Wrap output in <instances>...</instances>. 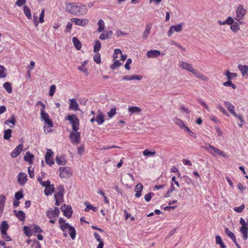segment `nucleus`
I'll use <instances>...</instances> for the list:
<instances>
[{
    "mask_svg": "<svg viewBox=\"0 0 248 248\" xmlns=\"http://www.w3.org/2000/svg\"><path fill=\"white\" fill-rule=\"evenodd\" d=\"M65 10L75 16H83L88 12L85 5L80 3H68L65 5Z\"/></svg>",
    "mask_w": 248,
    "mask_h": 248,
    "instance_id": "f257e3e1",
    "label": "nucleus"
},
{
    "mask_svg": "<svg viewBox=\"0 0 248 248\" xmlns=\"http://www.w3.org/2000/svg\"><path fill=\"white\" fill-rule=\"evenodd\" d=\"M179 66L180 68L186 70L192 73L194 76L202 80L206 81L208 80V78L206 76L199 72L198 70L195 69L193 67L192 65L190 63L181 61L179 62Z\"/></svg>",
    "mask_w": 248,
    "mask_h": 248,
    "instance_id": "f03ea898",
    "label": "nucleus"
},
{
    "mask_svg": "<svg viewBox=\"0 0 248 248\" xmlns=\"http://www.w3.org/2000/svg\"><path fill=\"white\" fill-rule=\"evenodd\" d=\"M247 14V10L244 6L242 4H239L235 10V16L234 19L239 22V23L242 24V21L244 16Z\"/></svg>",
    "mask_w": 248,
    "mask_h": 248,
    "instance_id": "7ed1b4c3",
    "label": "nucleus"
},
{
    "mask_svg": "<svg viewBox=\"0 0 248 248\" xmlns=\"http://www.w3.org/2000/svg\"><path fill=\"white\" fill-rule=\"evenodd\" d=\"M240 224L241 225L239 228V232L242 235V238L244 240L248 239V219L246 221L243 218H240Z\"/></svg>",
    "mask_w": 248,
    "mask_h": 248,
    "instance_id": "20e7f679",
    "label": "nucleus"
},
{
    "mask_svg": "<svg viewBox=\"0 0 248 248\" xmlns=\"http://www.w3.org/2000/svg\"><path fill=\"white\" fill-rule=\"evenodd\" d=\"M65 120L69 121L73 131H78L79 127V120L76 114L68 115Z\"/></svg>",
    "mask_w": 248,
    "mask_h": 248,
    "instance_id": "39448f33",
    "label": "nucleus"
},
{
    "mask_svg": "<svg viewBox=\"0 0 248 248\" xmlns=\"http://www.w3.org/2000/svg\"><path fill=\"white\" fill-rule=\"evenodd\" d=\"M59 171V176L62 178H68L72 175V171L68 167H60Z\"/></svg>",
    "mask_w": 248,
    "mask_h": 248,
    "instance_id": "423d86ee",
    "label": "nucleus"
},
{
    "mask_svg": "<svg viewBox=\"0 0 248 248\" xmlns=\"http://www.w3.org/2000/svg\"><path fill=\"white\" fill-rule=\"evenodd\" d=\"M69 138L72 143L78 144L80 141V134L78 131L71 132Z\"/></svg>",
    "mask_w": 248,
    "mask_h": 248,
    "instance_id": "0eeeda50",
    "label": "nucleus"
},
{
    "mask_svg": "<svg viewBox=\"0 0 248 248\" xmlns=\"http://www.w3.org/2000/svg\"><path fill=\"white\" fill-rule=\"evenodd\" d=\"M60 211L58 207H55L54 210L49 209L46 212V216L49 218H56L59 215Z\"/></svg>",
    "mask_w": 248,
    "mask_h": 248,
    "instance_id": "6e6552de",
    "label": "nucleus"
},
{
    "mask_svg": "<svg viewBox=\"0 0 248 248\" xmlns=\"http://www.w3.org/2000/svg\"><path fill=\"white\" fill-rule=\"evenodd\" d=\"M183 30V24L180 23L176 25H171L169 30L168 35L169 37L171 36L174 32H179Z\"/></svg>",
    "mask_w": 248,
    "mask_h": 248,
    "instance_id": "1a4fd4ad",
    "label": "nucleus"
},
{
    "mask_svg": "<svg viewBox=\"0 0 248 248\" xmlns=\"http://www.w3.org/2000/svg\"><path fill=\"white\" fill-rule=\"evenodd\" d=\"M41 118L42 120L47 124L49 127L53 126V124L51 120L49 118V116L46 112H42L40 113Z\"/></svg>",
    "mask_w": 248,
    "mask_h": 248,
    "instance_id": "9d476101",
    "label": "nucleus"
},
{
    "mask_svg": "<svg viewBox=\"0 0 248 248\" xmlns=\"http://www.w3.org/2000/svg\"><path fill=\"white\" fill-rule=\"evenodd\" d=\"M61 210L63 213V215L66 217L69 218L71 217L72 214V210L70 206L63 204L61 208Z\"/></svg>",
    "mask_w": 248,
    "mask_h": 248,
    "instance_id": "9b49d317",
    "label": "nucleus"
},
{
    "mask_svg": "<svg viewBox=\"0 0 248 248\" xmlns=\"http://www.w3.org/2000/svg\"><path fill=\"white\" fill-rule=\"evenodd\" d=\"M113 57V60L121 58L120 61H122V62H124L126 59V55H123L122 51L118 48L115 49Z\"/></svg>",
    "mask_w": 248,
    "mask_h": 248,
    "instance_id": "f8f14e48",
    "label": "nucleus"
},
{
    "mask_svg": "<svg viewBox=\"0 0 248 248\" xmlns=\"http://www.w3.org/2000/svg\"><path fill=\"white\" fill-rule=\"evenodd\" d=\"M71 20L74 22L76 25L80 26H85L89 23V19L87 18L79 19L77 18H72Z\"/></svg>",
    "mask_w": 248,
    "mask_h": 248,
    "instance_id": "ddd939ff",
    "label": "nucleus"
},
{
    "mask_svg": "<svg viewBox=\"0 0 248 248\" xmlns=\"http://www.w3.org/2000/svg\"><path fill=\"white\" fill-rule=\"evenodd\" d=\"M64 194V188L62 186H59L57 188V191L54 194L55 199H58L62 201Z\"/></svg>",
    "mask_w": 248,
    "mask_h": 248,
    "instance_id": "4468645a",
    "label": "nucleus"
},
{
    "mask_svg": "<svg viewBox=\"0 0 248 248\" xmlns=\"http://www.w3.org/2000/svg\"><path fill=\"white\" fill-rule=\"evenodd\" d=\"M162 55V56L164 55V53H161L160 51L156 49L151 50L150 51H148L146 53V56L148 58H157L159 55Z\"/></svg>",
    "mask_w": 248,
    "mask_h": 248,
    "instance_id": "2eb2a0df",
    "label": "nucleus"
},
{
    "mask_svg": "<svg viewBox=\"0 0 248 248\" xmlns=\"http://www.w3.org/2000/svg\"><path fill=\"white\" fill-rule=\"evenodd\" d=\"M68 102L69 109L74 111L79 110V105L75 98L69 99Z\"/></svg>",
    "mask_w": 248,
    "mask_h": 248,
    "instance_id": "dca6fc26",
    "label": "nucleus"
},
{
    "mask_svg": "<svg viewBox=\"0 0 248 248\" xmlns=\"http://www.w3.org/2000/svg\"><path fill=\"white\" fill-rule=\"evenodd\" d=\"M27 175L24 172H19L17 176L18 183L20 185H24L27 181Z\"/></svg>",
    "mask_w": 248,
    "mask_h": 248,
    "instance_id": "f3484780",
    "label": "nucleus"
},
{
    "mask_svg": "<svg viewBox=\"0 0 248 248\" xmlns=\"http://www.w3.org/2000/svg\"><path fill=\"white\" fill-rule=\"evenodd\" d=\"M96 114L95 121L98 125H100L105 122V116L100 110H97Z\"/></svg>",
    "mask_w": 248,
    "mask_h": 248,
    "instance_id": "a211bd4d",
    "label": "nucleus"
},
{
    "mask_svg": "<svg viewBox=\"0 0 248 248\" xmlns=\"http://www.w3.org/2000/svg\"><path fill=\"white\" fill-rule=\"evenodd\" d=\"M152 28V24L151 22H148L146 24L145 29L142 34V38L146 39L149 36L151 29Z\"/></svg>",
    "mask_w": 248,
    "mask_h": 248,
    "instance_id": "6ab92c4d",
    "label": "nucleus"
},
{
    "mask_svg": "<svg viewBox=\"0 0 248 248\" xmlns=\"http://www.w3.org/2000/svg\"><path fill=\"white\" fill-rule=\"evenodd\" d=\"M128 113L131 115L133 114L140 113L142 109L140 108L137 106H129L127 109Z\"/></svg>",
    "mask_w": 248,
    "mask_h": 248,
    "instance_id": "aec40b11",
    "label": "nucleus"
},
{
    "mask_svg": "<svg viewBox=\"0 0 248 248\" xmlns=\"http://www.w3.org/2000/svg\"><path fill=\"white\" fill-rule=\"evenodd\" d=\"M59 223L60 224V227L62 231H65L66 229H68L71 226L65 222V220L63 218H60L59 219Z\"/></svg>",
    "mask_w": 248,
    "mask_h": 248,
    "instance_id": "412c9836",
    "label": "nucleus"
},
{
    "mask_svg": "<svg viewBox=\"0 0 248 248\" xmlns=\"http://www.w3.org/2000/svg\"><path fill=\"white\" fill-rule=\"evenodd\" d=\"M173 121L175 124L179 126L180 128L183 129L184 131L186 128L187 127L184 124V122L180 119L175 117L173 119Z\"/></svg>",
    "mask_w": 248,
    "mask_h": 248,
    "instance_id": "4be33fe9",
    "label": "nucleus"
},
{
    "mask_svg": "<svg viewBox=\"0 0 248 248\" xmlns=\"http://www.w3.org/2000/svg\"><path fill=\"white\" fill-rule=\"evenodd\" d=\"M224 104L225 107L227 108L229 112L232 114L233 116H235V107L230 102L228 101H225Z\"/></svg>",
    "mask_w": 248,
    "mask_h": 248,
    "instance_id": "5701e85b",
    "label": "nucleus"
},
{
    "mask_svg": "<svg viewBox=\"0 0 248 248\" xmlns=\"http://www.w3.org/2000/svg\"><path fill=\"white\" fill-rule=\"evenodd\" d=\"M142 78V76L140 75H132L130 76H125L123 77V80H140Z\"/></svg>",
    "mask_w": 248,
    "mask_h": 248,
    "instance_id": "b1692460",
    "label": "nucleus"
},
{
    "mask_svg": "<svg viewBox=\"0 0 248 248\" xmlns=\"http://www.w3.org/2000/svg\"><path fill=\"white\" fill-rule=\"evenodd\" d=\"M238 68L241 72L243 76H248V66L247 65H238Z\"/></svg>",
    "mask_w": 248,
    "mask_h": 248,
    "instance_id": "393cba45",
    "label": "nucleus"
},
{
    "mask_svg": "<svg viewBox=\"0 0 248 248\" xmlns=\"http://www.w3.org/2000/svg\"><path fill=\"white\" fill-rule=\"evenodd\" d=\"M5 201V196L3 195H0V217L1 216L3 211Z\"/></svg>",
    "mask_w": 248,
    "mask_h": 248,
    "instance_id": "a878e982",
    "label": "nucleus"
},
{
    "mask_svg": "<svg viewBox=\"0 0 248 248\" xmlns=\"http://www.w3.org/2000/svg\"><path fill=\"white\" fill-rule=\"evenodd\" d=\"M56 162L59 165H64L67 161L64 156H56Z\"/></svg>",
    "mask_w": 248,
    "mask_h": 248,
    "instance_id": "bb28decb",
    "label": "nucleus"
},
{
    "mask_svg": "<svg viewBox=\"0 0 248 248\" xmlns=\"http://www.w3.org/2000/svg\"><path fill=\"white\" fill-rule=\"evenodd\" d=\"M54 186L53 185L46 186L44 190L45 195L46 196L51 195L54 191Z\"/></svg>",
    "mask_w": 248,
    "mask_h": 248,
    "instance_id": "cd10ccee",
    "label": "nucleus"
},
{
    "mask_svg": "<svg viewBox=\"0 0 248 248\" xmlns=\"http://www.w3.org/2000/svg\"><path fill=\"white\" fill-rule=\"evenodd\" d=\"M23 145L22 143L19 144L16 148L12 151L11 155H19L21 152L23 150Z\"/></svg>",
    "mask_w": 248,
    "mask_h": 248,
    "instance_id": "c85d7f7f",
    "label": "nucleus"
},
{
    "mask_svg": "<svg viewBox=\"0 0 248 248\" xmlns=\"http://www.w3.org/2000/svg\"><path fill=\"white\" fill-rule=\"evenodd\" d=\"M112 31H108L104 33H102L99 36V39L104 40L109 38L112 35Z\"/></svg>",
    "mask_w": 248,
    "mask_h": 248,
    "instance_id": "c756f323",
    "label": "nucleus"
},
{
    "mask_svg": "<svg viewBox=\"0 0 248 248\" xmlns=\"http://www.w3.org/2000/svg\"><path fill=\"white\" fill-rule=\"evenodd\" d=\"M23 12L28 19H31V11L29 7L26 5H25L23 7Z\"/></svg>",
    "mask_w": 248,
    "mask_h": 248,
    "instance_id": "7c9ffc66",
    "label": "nucleus"
},
{
    "mask_svg": "<svg viewBox=\"0 0 248 248\" xmlns=\"http://www.w3.org/2000/svg\"><path fill=\"white\" fill-rule=\"evenodd\" d=\"M239 22H235L231 26L230 29L234 33H237L240 30Z\"/></svg>",
    "mask_w": 248,
    "mask_h": 248,
    "instance_id": "2f4dec72",
    "label": "nucleus"
},
{
    "mask_svg": "<svg viewBox=\"0 0 248 248\" xmlns=\"http://www.w3.org/2000/svg\"><path fill=\"white\" fill-rule=\"evenodd\" d=\"M8 228H9V225H8V224L7 223V221H2L0 227L1 233L4 234L5 232H7V231L8 229Z\"/></svg>",
    "mask_w": 248,
    "mask_h": 248,
    "instance_id": "473e14b6",
    "label": "nucleus"
},
{
    "mask_svg": "<svg viewBox=\"0 0 248 248\" xmlns=\"http://www.w3.org/2000/svg\"><path fill=\"white\" fill-rule=\"evenodd\" d=\"M225 232L226 234L228 237H229L233 242L236 240L235 234L227 227L225 228Z\"/></svg>",
    "mask_w": 248,
    "mask_h": 248,
    "instance_id": "72a5a7b5",
    "label": "nucleus"
},
{
    "mask_svg": "<svg viewBox=\"0 0 248 248\" xmlns=\"http://www.w3.org/2000/svg\"><path fill=\"white\" fill-rule=\"evenodd\" d=\"M225 75L226 76L227 80H231L232 79L237 77V74L236 73H232L230 71L227 70L226 71Z\"/></svg>",
    "mask_w": 248,
    "mask_h": 248,
    "instance_id": "f704fd0d",
    "label": "nucleus"
},
{
    "mask_svg": "<svg viewBox=\"0 0 248 248\" xmlns=\"http://www.w3.org/2000/svg\"><path fill=\"white\" fill-rule=\"evenodd\" d=\"M72 41L75 47L78 50H80L81 48L82 45L79 40L76 37H74L72 38Z\"/></svg>",
    "mask_w": 248,
    "mask_h": 248,
    "instance_id": "c9c22d12",
    "label": "nucleus"
},
{
    "mask_svg": "<svg viewBox=\"0 0 248 248\" xmlns=\"http://www.w3.org/2000/svg\"><path fill=\"white\" fill-rule=\"evenodd\" d=\"M215 238H216V243L217 244L219 245L221 248H226V246L224 244L220 236L217 235L216 236Z\"/></svg>",
    "mask_w": 248,
    "mask_h": 248,
    "instance_id": "e433bc0d",
    "label": "nucleus"
},
{
    "mask_svg": "<svg viewBox=\"0 0 248 248\" xmlns=\"http://www.w3.org/2000/svg\"><path fill=\"white\" fill-rule=\"evenodd\" d=\"M84 205L86 206V208L84 209L85 212H89L90 210L94 212L96 210V207H94L92 204H90L88 202H84Z\"/></svg>",
    "mask_w": 248,
    "mask_h": 248,
    "instance_id": "4c0bfd02",
    "label": "nucleus"
},
{
    "mask_svg": "<svg viewBox=\"0 0 248 248\" xmlns=\"http://www.w3.org/2000/svg\"><path fill=\"white\" fill-rule=\"evenodd\" d=\"M16 216L20 220L23 221L25 217V214L22 211H14Z\"/></svg>",
    "mask_w": 248,
    "mask_h": 248,
    "instance_id": "58836bf2",
    "label": "nucleus"
},
{
    "mask_svg": "<svg viewBox=\"0 0 248 248\" xmlns=\"http://www.w3.org/2000/svg\"><path fill=\"white\" fill-rule=\"evenodd\" d=\"M3 87L8 93H12V87L11 84L10 82H6L4 83L3 85Z\"/></svg>",
    "mask_w": 248,
    "mask_h": 248,
    "instance_id": "ea45409f",
    "label": "nucleus"
},
{
    "mask_svg": "<svg viewBox=\"0 0 248 248\" xmlns=\"http://www.w3.org/2000/svg\"><path fill=\"white\" fill-rule=\"evenodd\" d=\"M114 61V62L113 64L111 65L110 67L111 69H115L118 67L120 66L121 65L123 64V62H122V61H120V60L119 59H115Z\"/></svg>",
    "mask_w": 248,
    "mask_h": 248,
    "instance_id": "a19ab883",
    "label": "nucleus"
},
{
    "mask_svg": "<svg viewBox=\"0 0 248 248\" xmlns=\"http://www.w3.org/2000/svg\"><path fill=\"white\" fill-rule=\"evenodd\" d=\"M68 232H69V234L71 238H72V239L74 240L75 239L76 234V230H75V228L71 226L68 229Z\"/></svg>",
    "mask_w": 248,
    "mask_h": 248,
    "instance_id": "79ce46f5",
    "label": "nucleus"
},
{
    "mask_svg": "<svg viewBox=\"0 0 248 248\" xmlns=\"http://www.w3.org/2000/svg\"><path fill=\"white\" fill-rule=\"evenodd\" d=\"M97 24L98 25L97 31L98 32H100L102 31L105 29V26L104 21L102 19H100L99 20Z\"/></svg>",
    "mask_w": 248,
    "mask_h": 248,
    "instance_id": "37998d69",
    "label": "nucleus"
},
{
    "mask_svg": "<svg viewBox=\"0 0 248 248\" xmlns=\"http://www.w3.org/2000/svg\"><path fill=\"white\" fill-rule=\"evenodd\" d=\"M7 76L6 69L3 65H0V78H4Z\"/></svg>",
    "mask_w": 248,
    "mask_h": 248,
    "instance_id": "c03bdc74",
    "label": "nucleus"
},
{
    "mask_svg": "<svg viewBox=\"0 0 248 248\" xmlns=\"http://www.w3.org/2000/svg\"><path fill=\"white\" fill-rule=\"evenodd\" d=\"M223 85L225 87H231L233 89L236 88L235 84H233L231 80H227V81L223 83Z\"/></svg>",
    "mask_w": 248,
    "mask_h": 248,
    "instance_id": "a18cd8bd",
    "label": "nucleus"
},
{
    "mask_svg": "<svg viewBox=\"0 0 248 248\" xmlns=\"http://www.w3.org/2000/svg\"><path fill=\"white\" fill-rule=\"evenodd\" d=\"M101 48V43L99 40L95 41L94 46H93V51L94 52H98Z\"/></svg>",
    "mask_w": 248,
    "mask_h": 248,
    "instance_id": "49530a36",
    "label": "nucleus"
},
{
    "mask_svg": "<svg viewBox=\"0 0 248 248\" xmlns=\"http://www.w3.org/2000/svg\"><path fill=\"white\" fill-rule=\"evenodd\" d=\"M45 160L46 163L50 166L53 165L54 163L53 156H45Z\"/></svg>",
    "mask_w": 248,
    "mask_h": 248,
    "instance_id": "de8ad7c7",
    "label": "nucleus"
},
{
    "mask_svg": "<svg viewBox=\"0 0 248 248\" xmlns=\"http://www.w3.org/2000/svg\"><path fill=\"white\" fill-rule=\"evenodd\" d=\"M12 130L10 129H7L4 131L3 138L5 140H8L11 137Z\"/></svg>",
    "mask_w": 248,
    "mask_h": 248,
    "instance_id": "09e8293b",
    "label": "nucleus"
},
{
    "mask_svg": "<svg viewBox=\"0 0 248 248\" xmlns=\"http://www.w3.org/2000/svg\"><path fill=\"white\" fill-rule=\"evenodd\" d=\"M87 62L86 61H84L82 62L81 65L78 67V69L83 73H87V68L85 67V65L87 64Z\"/></svg>",
    "mask_w": 248,
    "mask_h": 248,
    "instance_id": "8fccbe9b",
    "label": "nucleus"
},
{
    "mask_svg": "<svg viewBox=\"0 0 248 248\" xmlns=\"http://www.w3.org/2000/svg\"><path fill=\"white\" fill-rule=\"evenodd\" d=\"M209 148L213 151V153L217 154L218 155H224L223 152L220 151L218 149L215 148L213 146L210 145ZM212 154V152H211Z\"/></svg>",
    "mask_w": 248,
    "mask_h": 248,
    "instance_id": "3c124183",
    "label": "nucleus"
},
{
    "mask_svg": "<svg viewBox=\"0 0 248 248\" xmlns=\"http://www.w3.org/2000/svg\"><path fill=\"white\" fill-rule=\"evenodd\" d=\"M116 114V108L114 107L112 108L108 112L107 114L108 117L112 118Z\"/></svg>",
    "mask_w": 248,
    "mask_h": 248,
    "instance_id": "603ef678",
    "label": "nucleus"
},
{
    "mask_svg": "<svg viewBox=\"0 0 248 248\" xmlns=\"http://www.w3.org/2000/svg\"><path fill=\"white\" fill-rule=\"evenodd\" d=\"M156 152L154 149L149 151L148 149L145 150L143 152V155H155Z\"/></svg>",
    "mask_w": 248,
    "mask_h": 248,
    "instance_id": "864d4df0",
    "label": "nucleus"
},
{
    "mask_svg": "<svg viewBox=\"0 0 248 248\" xmlns=\"http://www.w3.org/2000/svg\"><path fill=\"white\" fill-rule=\"evenodd\" d=\"M245 206L244 204H242L239 207H236L233 208L234 211L237 213H242L245 209Z\"/></svg>",
    "mask_w": 248,
    "mask_h": 248,
    "instance_id": "5fc2aeb1",
    "label": "nucleus"
},
{
    "mask_svg": "<svg viewBox=\"0 0 248 248\" xmlns=\"http://www.w3.org/2000/svg\"><path fill=\"white\" fill-rule=\"evenodd\" d=\"M34 156H24V160L26 162H29L30 164H31L33 163Z\"/></svg>",
    "mask_w": 248,
    "mask_h": 248,
    "instance_id": "6e6d98bb",
    "label": "nucleus"
},
{
    "mask_svg": "<svg viewBox=\"0 0 248 248\" xmlns=\"http://www.w3.org/2000/svg\"><path fill=\"white\" fill-rule=\"evenodd\" d=\"M225 21L226 25L231 26L234 22V19L231 16H229Z\"/></svg>",
    "mask_w": 248,
    "mask_h": 248,
    "instance_id": "4d7b16f0",
    "label": "nucleus"
},
{
    "mask_svg": "<svg viewBox=\"0 0 248 248\" xmlns=\"http://www.w3.org/2000/svg\"><path fill=\"white\" fill-rule=\"evenodd\" d=\"M16 122V120L14 116H12L11 118V119H9L7 120H6L5 122V124H12L14 125L15 124Z\"/></svg>",
    "mask_w": 248,
    "mask_h": 248,
    "instance_id": "13d9d810",
    "label": "nucleus"
},
{
    "mask_svg": "<svg viewBox=\"0 0 248 248\" xmlns=\"http://www.w3.org/2000/svg\"><path fill=\"white\" fill-rule=\"evenodd\" d=\"M185 132H187L188 133L189 135L194 139H196L197 138L196 135L190 129L187 127L186 129L184 130Z\"/></svg>",
    "mask_w": 248,
    "mask_h": 248,
    "instance_id": "bf43d9fd",
    "label": "nucleus"
},
{
    "mask_svg": "<svg viewBox=\"0 0 248 248\" xmlns=\"http://www.w3.org/2000/svg\"><path fill=\"white\" fill-rule=\"evenodd\" d=\"M45 13V10L43 9L41 11V12L39 15V22H40L41 23H43L45 21V20H44Z\"/></svg>",
    "mask_w": 248,
    "mask_h": 248,
    "instance_id": "052dcab7",
    "label": "nucleus"
},
{
    "mask_svg": "<svg viewBox=\"0 0 248 248\" xmlns=\"http://www.w3.org/2000/svg\"><path fill=\"white\" fill-rule=\"evenodd\" d=\"M15 199L16 200H19L23 197V193L21 191H18L15 193Z\"/></svg>",
    "mask_w": 248,
    "mask_h": 248,
    "instance_id": "680f3d73",
    "label": "nucleus"
},
{
    "mask_svg": "<svg viewBox=\"0 0 248 248\" xmlns=\"http://www.w3.org/2000/svg\"><path fill=\"white\" fill-rule=\"evenodd\" d=\"M93 60L97 63L99 64L101 62L100 55L98 53H96L93 56Z\"/></svg>",
    "mask_w": 248,
    "mask_h": 248,
    "instance_id": "e2e57ef3",
    "label": "nucleus"
},
{
    "mask_svg": "<svg viewBox=\"0 0 248 248\" xmlns=\"http://www.w3.org/2000/svg\"><path fill=\"white\" fill-rule=\"evenodd\" d=\"M28 171L29 176L31 178H33L34 177L33 169L30 166L28 168Z\"/></svg>",
    "mask_w": 248,
    "mask_h": 248,
    "instance_id": "0e129e2a",
    "label": "nucleus"
},
{
    "mask_svg": "<svg viewBox=\"0 0 248 248\" xmlns=\"http://www.w3.org/2000/svg\"><path fill=\"white\" fill-rule=\"evenodd\" d=\"M55 90H56L55 85H51L50 86V90H49V96H52L55 92Z\"/></svg>",
    "mask_w": 248,
    "mask_h": 248,
    "instance_id": "69168bd1",
    "label": "nucleus"
},
{
    "mask_svg": "<svg viewBox=\"0 0 248 248\" xmlns=\"http://www.w3.org/2000/svg\"><path fill=\"white\" fill-rule=\"evenodd\" d=\"M154 195L153 192L148 193L144 197L145 200L146 202H149Z\"/></svg>",
    "mask_w": 248,
    "mask_h": 248,
    "instance_id": "338daca9",
    "label": "nucleus"
},
{
    "mask_svg": "<svg viewBox=\"0 0 248 248\" xmlns=\"http://www.w3.org/2000/svg\"><path fill=\"white\" fill-rule=\"evenodd\" d=\"M217 108L220 111H221L223 114L226 115H228V113H227V112L226 111V110L225 109V108L222 107L221 105H217Z\"/></svg>",
    "mask_w": 248,
    "mask_h": 248,
    "instance_id": "774afa93",
    "label": "nucleus"
}]
</instances>
